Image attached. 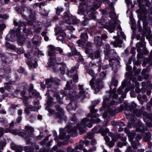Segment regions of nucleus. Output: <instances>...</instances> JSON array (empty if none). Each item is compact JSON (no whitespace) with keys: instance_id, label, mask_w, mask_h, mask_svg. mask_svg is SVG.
Returning a JSON list of instances; mask_svg holds the SVG:
<instances>
[{"instance_id":"obj_21","label":"nucleus","mask_w":152,"mask_h":152,"mask_svg":"<svg viewBox=\"0 0 152 152\" xmlns=\"http://www.w3.org/2000/svg\"><path fill=\"white\" fill-rule=\"evenodd\" d=\"M26 92L25 91H23L21 93V95L22 96V99L24 104H26V101L28 100V98L27 96H26Z\"/></svg>"},{"instance_id":"obj_17","label":"nucleus","mask_w":152,"mask_h":152,"mask_svg":"<svg viewBox=\"0 0 152 152\" xmlns=\"http://www.w3.org/2000/svg\"><path fill=\"white\" fill-rule=\"evenodd\" d=\"M56 107L57 111H58V112H56V113H58V117L60 119H62L63 117H64V111L58 105H56Z\"/></svg>"},{"instance_id":"obj_54","label":"nucleus","mask_w":152,"mask_h":152,"mask_svg":"<svg viewBox=\"0 0 152 152\" xmlns=\"http://www.w3.org/2000/svg\"><path fill=\"white\" fill-rule=\"evenodd\" d=\"M82 1L80 3V4H84L85 5H87L88 3L86 1L84 0H79Z\"/></svg>"},{"instance_id":"obj_27","label":"nucleus","mask_w":152,"mask_h":152,"mask_svg":"<svg viewBox=\"0 0 152 152\" xmlns=\"http://www.w3.org/2000/svg\"><path fill=\"white\" fill-rule=\"evenodd\" d=\"M55 31L56 34L60 33V34L61 35L62 33H64L62 30L61 27L59 26L56 28L55 29Z\"/></svg>"},{"instance_id":"obj_5","label":"nucleus","mask_w":152,"mask_h":152,"mask_svg":"<svg viewBox=\"0 0 152 152\" xmlns=\"http://www.w3.org/2000/svg\"><path fill=\"white\" fill-rule=\"evenodd\" d=\"M89 85L93 89L96 90L97 92L99 91V89L102 88L101 80L98 79L96 80L95 77H93L90 81Z\"/></svg>"},{"instance_id":"obj_56","label":"nucleus","mask_w":152,"mask_h":152,"mask_svg":"<svg viewBox=\"0 0 152 152\" xmlns=\"http://www.w3.org/2000/svg\"><path fill=\"white\" fill-rule=\"evenodd\" d=\"M23 69L22 67H20V68L18 70V72L19 73H22L23 72Z\"/></svg>"},{"instance_id":"obj_8","label":"nucleus","mask_w":152,"mask_h":152,"mask_svg":"<svg viewBox=\"0 0 152 152\" xmlns=\"http://www.w3.org/2000/svg\"><path fill=\"white\" fill-rule=\"evenodd\" d=\"M64 16L65 21L68 24H75L79 22L78 20L74 17L71 16L68 12H65Z\"/></svg>"},{"instance_id":"obj_9","label":"nucleus","mask_w":152,"mask_h":152,"mask_svg":"<svg viewBox=\"0 0 152 152\" xmlns=\"http://www.w3.org/2000/svg\"><path fill=\"white\" fill-rule=\"evenodd\" d=\"M91 8L89 7H86L83 13L82 12L80 13H79L81 14H83L84 15V18H86L88 20L94 19L95 18V16L93 13L91 12Z\"/></svg>"},{"instance_id":"obj_18","label":"nucleus","mask_w":152,"mask_h":152,"mask_svg":"<svg viewBox=\"0 0 152 152\" xmlns=\"http://www.w3.org/2000/svg\"><path fill=\"white\" fill-rule=\"evenodd\" d=\"M9 34L10 31L9 32V33L5 37V49L6 50H9V49H10V37L9 35Z\"/></svg>"},{"instance_id":"obj_39","label":"nucleus","mask_w":152,"mask_h":152,"mask_svg":"<svg viewBox=\"0 0 152 152\" xmlns=\"http://www.w3.org/2000/svg\"><path fill=\"white\" fill-rule=\"evenodd\" d=\"M117 145L120 147H122L123 145H126V142H123L122 143L120 142H117Z\"/></svg>"},{"instance_id":"obj_38","label":"nucleus","mask_w":152,"mask_h":152,"mask_svg":"<svg viewBox=\"0 0 152 152\" xmlns=\"http://www.w3.org/2000/svg\"><path fill=\"white\" fill-rule=\"evenodd\" d=\"M151 136V134L150 133L148 132L146 134V136L144 138V140L146 141L149 140L150 137Z\"/></svg>"},{"instance_id":"obj_49","label":"nucleus","mask_w":152,"mask_h":152,"mask_svg":"<svg viewBox=\"0 0 152 152\" xmlns=\"http://www.w3.org/2000/svg\"><path fill=\"white\" fill-rule=\"evenodd\" d=\"M10 133L14 134L17 135L18 134V132L16 130H10Z\"/></svg>"},{"instance_id":"obj_57","label":"nucleus","mask_w":152,"mask_h":152,"mask_svg":"<svg viewBox=\"0 0 152 152\" xmlns=\"http://www.w3.org/2000/svg\"><path fill=\"white\" fill-rule=\"evenodd\" d=\"M67 29L71 31L75 30V28L72 26H69L67 27Z\"/></svg>"},{"instance_id":"obj_10","label":"nucleus","mask_w":152,"mask_h":152,"mask_svg":"<svg viewBox=\"0 0 152 152\" xmlns=\"http://www.w3.org/2000/svg\"><path fill=\"white\" fill-rule=\"evenodd\" d=\"M10 70L7 69L6 70L4 73L3 77L7 81L4 83V88L5 90L8 91H10Z\"/></svg>"},{"instance_id":"obj_45","label":"nucleus","mask_w":152,"mask_h":152,"mask_svg":"<svg viewBox=\"0 0 152 152\" xmlns=\"http://www.w3.org/2000/svg\"><path fill=\"white\" fill-rule=\"evenodd\" d=\"M8 94L5 93V95H2L0 97V102H1L3 100V99L4 98L5 96H8Z\"/></svg>"},{"instance_id":"obj_50","label":"nucleus","mask_w":152,"mask_h":152,"mask_svg":"<svg viewBox=\"0 0 152 152\" xmlns=\"http://www.w3.org/2000/svg\"><path fill=\"white\" fill-rule=\"evenodd\" d=\"M62 11V9L61 8L60 9L58 7H57L56 10L57 14L58 15H59L60 14V13Z\"/></svg>"},{"instance_id":"obj_55","label":"nucleus","mask_w":152,"mask_h":152,"mask_svg":"<svg viewBox=\"0 0 152 152\" xmlns=\"http://www.w3.org/2000/svg\"><path fill=\"white\" fill-rule=\"evenodd\" d=\"M88 73L89 74H90L92 76H94V74L93 73V71L92 70L89 69L88 70Z\"/></svg>"},{"instance_id":"obj_58","label":"nucleus","mask_w":152,"mask_h":152,"mask_svg":"<svg viewBox=\"0 0 152 152\" xmlns=\"http://www.w3.org/2000/svg\"><path fill=\"white\" fill-rule=\"evenodd\" d=\"M88 138L90 139L93 137V135L91 133H88L87 134Z\"/></svg>"},{"instance_id":"obj_28","label":"nucleus","mask_w":152,"mask_h":152,"mask_svg":"<svg viewBox=\"0 0 152 152\" xmlns=\"http://www.w3.org/2000/svg\"><path fill=\"white\" fill-rule=\"evenodd\" d=\"M135 135L136 133L135 132L133 131L128 134V137L130 140H132L134 137H135Z\"/></svg>"},{"instance_id":"obj_62","label":"nucleus","mask_w":152,"mask_h":152,"mask_svg":"<svg viewBox=\"0 0 152 152\" xmlns=\"http://www.w3.org/2000/svg\"><path fill=\"white\" fill-rule=\"evenodd\" d=\"M1 113L3 114H6V112L4 109H2L1 110Z\"/></svg>"},{"instance_id":"obj_47","label":"nucleus","mask_w":152,"mask_h":152,"mask_svg":"<svg viewBox=\"0 0 152 152\" xmlns=\"http://www.w3.org/2000/svg\"><path fill=\"white\" fill-rule=\"evenodd\" d=\"M6 28V26L5 24H0V31H1L2 32L3 30Z\"/></svg>"},{"instance_id":"obj_13","label":"nucleus","mask_w":152,"mask_h":152,"mask_svg":"<svg viewBox=\"0 0 152 152\" xmlns=\"http://www.w3.org/2000/svg\"><path fill=\"white\" fill-rule=\"evenodd\" d=\"M29 92V95L31 97L35 96L37 97L39 95V93L37 92L34 89L33 86H31L28 89Z\"/></svg>"},{"instance_id":"obj_7","label":"nucleus","mask_w":152,"mask_h":152,"mask_svg":"<svg viewBox=\"0 0 152 152\" xmlns=\"http://www.w3.org/2000/svg\"><path fill=\"white\" fill-rule=\"evenodd\" d=\"M108 55L110 56L108 57L107 58H106V59H108L109 58V61L110 60H114L113 62V65H111V63L110 62V64L111 65L113 68L112 69L113 71L115 72H116L117 70V68H114V65H115L116 63H117V61L116 60H115V58L114 57V56H115V52L113 50H109L108 51Z\"/></svg>"},{"instance_id":"obj_11","label":"nucleus","mask_w":152,"mask_h":152,"mask_svg":"<svg viewBox=\"0 0 152 152\" xmlns=\"http://www.w3.org/2000/svg\"><path fill=\"white\" fill-rule=\"evenodd\" d=\"M126 81L125 80H124L122 83L121 86H120L119 88H118V93L119 94H121L122 91V90L124 88L126 85H127V86L128 87H130V88H129L128 89H127V88H126V92H128L129 91V90L130 89L132 88H134V84L132 85H130V86H129L130 83H126Z\"/></svg>"},{"instance_id":"obj_23","label":"nucleus","mask_w":152,"mask_h":152,"mask_svg":"<svg viewBox=\"0 0 152 152\" xmlns=\"http://www.w3.org/2000/svg\"><path fill=\"white\" fill-rule=\"evenodd\" d=\"M34 63H29V62H28L27 64L29 67L30 68L33 67L34 68H35L37 66V61L35 60L34 61Z\"/></svg>"},{"instance_id":"obj_59","label":"nucleus","mask_w":152,"mask_h":152,"mask_svg":"<svg viewBox=\"0 0 152 152\" xmlns=\"http://www.w3.org/2000/svg\"><path fill=\"white\" fill-rule=\"evenodd\" d=\"M4 89L5 88L3 87L0 88V93H1V94H3L5 91Z\"/></svg>"},{"instance_id":"obj_43","label":"nucleus","mask_w":152,"mask_h":152,"mask_svg":"<svg viewBox=\"0 0 152 152\" xmlns=\"http://www.w3.org/2000/svg\"><path fill=\"white\" fill-rule=\"evenodd\" d=\"M6 143L4 141H1V143H0V149L2 150L3 148V147L5 146Z\"/></svg>"},{"instance_id":"obj_6","label":"nucleus","mask_w":152,"mask_h":152,"mask_svg":"<svg viewBox=\"0 0 152 152\" xmlns=\"http://www.w3.org/2000/svg\"><path fill=\"white\" fill-rule=\"evenodd\" d=\"M145 43L143 42L137 43L136 44L137 48V51L138 53L137 55V57L138 59L143 57V52L144 54L147 53V51L145 50L143 51L142 49L145 47Z\"/></svg>"},{"instance_id":"obj_36","label":"nucleus","mask_w":152,"mask_h":152,"mask_svg":"<svg viewBox=\"0 0 152 152\" xmlns=\"http://www.w3.org/2000/svg\"><path fill=\"white\" fill-rule=\"evenodd\" d=\"M61 35H62V36H59L57 38V40L60 41H62L64 37L66 36V34L65 33H62Z\"/></svg>"},{"instance_id":"obj_64","label":"nucleus","mask_w":152,"mask_h":152,"mask_svg":"<svg viewBox=\"0 0 152 152\" xmlns=\"http://www.w3.org/2000/svg\"><path fill=\"white\" fill-rule=\"evenodd\" d=\"M96 143V142L95 140H92L91 141V144L93 145H95Z\"/></svg>"},{"instance_id":"obj_46","label":"nucleus","mask_w":152,"mask_h":152,"mask_svg":"<svg viewBox=\"0 0 152 152\" xmlns=\"http://www.w3.org/2000/svg\"><path fill=\"white\" fill-rule=\"evenodd\" d=\"M4 129L2 127H0V138L2 137L4 134Z\"/></svg>"},{"instance_id":"obj_1","label":"nucleus","mask_w":152,"mask_h":152,"mask_svg":"<svg viewBox=\"0 0 152 152\" xmlns=\"http://www.w3.org/2000/svg\"><path fill=\"white\" fill-rule=\"evenodd\" d=\"M110 17L113 20H111L108 24L107 27L108 30L110 32L112 33L113 32L115 27H116L118 30V35L116 37L114 36L113 37L114 39H116L115 42H112L110 43V44L113 45L115 47H121V45L122 42L120 39V36H121L124 39H126V36L121 31V28L120 26V22L116 19L117 17L115 16V13L113 9L110 12Z\"/></svg>"},{"instance_id":"obj_25","label":"nucleus","mask_w":152,"mask_h":152,"mask_svg":"<svg viewBox=\"0 0 152 152\" xmlns=\"http://www.w3.org/2000/svg\"><path fill=\"white\" fill-rule=\"evenodd\" d=\"M76 93L75 92H73L72 93V94H68V95H67V97L68 98H69L70 99H72V98H73V99H74L75 97H77L78 98L79 97V96H76Z\"/></svg>"},{"instance_id":"obj_26","label":"nucleus","mask_w":152,"mask_h":152,"mask_svg":"<svg viewBox=\"0 0 152 152\" xmlns=\"http://www.w3.org/2000/svg\"><path fill=\"white\" fill-rule=\"evenodd\" d=\"M78 89L79 90L80 94L82 95L85 94L86 92L83 90V86L81 85H78Z\"/></svg>"},{"instance_id":"obj_32","label":"nucleus","mask_w":152,"mask_h":152,"mask_svg":"<svg viewBox=\"0 0 152 152\" xmlns=\"http://www.w3.org/2000/svg\"><path fill=\"white\" fill-rule=\"evenodd\" d=\"M8 18V16L7 15L5 14H0V21H2L3 20L6 19Z\"/></svg>"},{"instance_id":"obj_24","label":"nucleus","mask_w":152,"mask_h":152,"mask_svg":"<svg viewBox=\"0 0 152 152\" xmlns=\"http://www.w3.org/2000/svg\"><path fill=\"white\" fill-rule=\"evenodd\" d=\"M73 101H71L70 103L67 106V109H70V110H73V108H72V107H75L76 105L77 102H73Z\"/></svg>"},{"instance_id":"obj_40","label":"nucleus","mask_w":152,"mask_h":152,"mask_svg":"<svg viewBox=\"0 0 152 152\" xmlns=\"http://www.w3.org/2000/svg\"><path fill=\"white\" fill-rule=\"evenodd\" d=\"M77 43L80 47H83L85 43L82 41L78 40L77 42Z\"/></svg>"},{"instance_id":"obj_37","label":"nucleus","mask_w":152,"mask_h":152,"mask_svg":"<svg viewBox=\"0 0 152 152\" xmlns=\"http://www.w3.org/2000/svg\"><path fill=\"white\" fill-rule=\"evenodd\" d=\"M61 35H62V36H59L57 38V40L60 41H62L64 37L66 36V34L65 33H62Z\"/></svg>"},{"instance_id":"obj_15","label":"nucleus","mask_w":152,"mask_h":152,"mask_svg":"<svg viewBox=\"0 0 152 152\" xmlns=\"http://www.w3.org/2000/svg\"><path fill=\"white\" fill-rule=\"evenodd\" d=\"M139 143L138 141L136 140L132 143V145L133 147V149L132 150V148L130 147L128 148L127 151L125 152H136L135 148L136 147L139 145Z\"/></svg>"},{"instance_id":"obj_3","label":"nucleus","mask_w":152,"mask_h":152,"mask_svg":"<svg viewBox=\"0 0 152 152\" xmlns=\"http://www.w3.org/2000/svg\"><path fill=\"white\" fill-rule=\"evenodd\" d=\"M56 60L53 58H50L48 63V65L50 67H52V69H57V70L58 69L60 71L61 74H64L66 73L68 74L69 73L68 69L65 65H63L60 64H55Z\"/></svg>"},{"instance_id":"obj_19","label":"nucleus","mask_w":152,"mask_h":152,"mask_svg":"<svg viewBox=\"0 0 152 152\" xmlns=\"http://www.w3.org/2000/svg\"><path fill=\"white\" fill-rule=\"evenodd\" d=\"M25 129L26 134L27 135L29 134L30 133H31L34 131V129L29 126H26Z\"/></svg>"},{"instance_id":"obj_2","label":"nucleus","mask_w":152,"mask_h":152,"mask_svg":"<svg viewBox=\"0 0 152 152\" xmlns=\"http://www.w3.org/2000/svg\"><path fill=\"white\" fill-rule=\"evenodd\" d=\"M98 116L99 115L97 114L92 115L91 116L92 120L91 121H89V119L87 118H83L81 121L80 124L78 125L77 127L79 131L81 132L83 129H85L86 126L91 128L92 126V123H98L99 122L100 119L97 118Z\"/></svg>"},{"instance_id":"obj_41","label":"nucleus","mask_w":152,"mask_h":152,"mask_svg":"<svg viewBox=\"0 0 152 152\" xmlns=\"http://www.w3.org/2000/svg\"><path fill=\"white\" fill-rule=\"evenodd\" d=\"M83 146V142H80L79 144L77 145L76 147V148L77 149L81 150L82 149Z\"/></svg>"},{"instance_id":"obj_22","label":"nucleus","mask_w":152,"mask_h":152,"mask_svg":"<svg viewBox=\"0 0 152 152\" xmlns=\"http://www.w3.org/2000/svg\"><path fill=\"white\" fill-rule=\"evenodd\" d=\"M54 83L53 82L51 79L47 80H46L45 82V86H47L48 88H49Z\"/></svg>"},{"instance_id":"obj_34","label":"nucleus","mask_w":152,"mask_h":152,"mask_svg":"<svg viewBox=\"0 0 152 152\" xmlns=\"http://www.w3.org/2000/svg\"><path fill=\"white\" fill-rule=\"evenodd\" d=\"M116 91V89L114 88L113 89V91L110 94L115 99H116L117 98V95L115 93Z\"/></svg>"},{"instance_id":"obj_12","label":"nucleus","mask_w":152,"mask_h":152,"mask_svg":"<svg viewBox=\"0 0 152 152\" xmlns=\"http://www.w3.org/2000/svg\"><path fill=\"white\" fill-rule=\"evenodd\" d=\"M109 131V130L107 128H106L104 130L102 128H101L100 129L97 128V127H95L92 129L93 133L94 134L95 133H101L103 136H104Z\"/></svg>"},{"instance_id":"obj_53","label":"nucleus","mask_w":152,"mask_h":152,"mask_svg":"<svg viewBox=\"0 0 152 152\" xmlns=\"http://www.w3.org/2000/svg\"><path fill=\"white\" fill-rule=\"evenodd\" d=\"M98 65H97L98 66V70L100 71L101 70V66L102 65V63L100 62V61L98 62L97 63Z\"/></svg>"},{"instance_id":"obj_14","label":"nucleus","mask_w":152,"mask_h":152,"mask_svg":"<svg viewBox=\"0 0 152 152\" xmlns=\"http://www.w3.org/2000/svg\"><path fill=\"white\" fill-rule=\"evenodd\" d=\"M48 54L50 56H54L56 55V48L52 45H49L48 46Z\"/></svg>"},{"instance_id":"obj_48","label":"nucleus","mask_w":152,"mask_h":152,"mask_svg":"<svg viewBox=\"0 0 152 152\" xmlns=\"http://www.w3.org/2000/svg\"><path fill=\"white\" fill-rule=\"evenodd\" d=\"M78 76L77 75L75 76L73 78V81L75 83H77L78 82Z\"/></svg>"},{"instance_id":"obj_30","label":"nucleus","mask_w":152,"mask_h":152,"mask_svg":"<svg viewBox=\"0 0 152 152\" xmlns=\"http://www.w3.org/2000/svg\"><path fill=\"white\" fill-rule=\"evenodd\" d=\"M134 113L133 114V116H136L137 117H139L141 116V111L140 110H135L134 111Z\"/></svg>"},{"instance_id":"obj_31","label":"nucleus","mask_w":152,"mask_h":152,"mask_svg":"<svg viewBox=\"0 0 152 152\" xmlns=\"http://www.w3.org/2000/svg\"><path fill=\"white\" fill-rule=\"evenodd\" d=\"M118 81L117 80H116L115 78H113L111 82V85L112 86L114 85L115 86H116L118 85Z\"/></svg>"},{"instance_id":"obj_44","label":"nucleus","mask_w":152,"mask_h":152,"mask_svg":"<svg viewBox=\"0 0 152 152\" xmlns=\"http://www.w3.org/2000/svg\"><path fill=\"white\" fill-rule=\"evenodd\" d=\"M143 126L142 124L140 125V128L139 129L138 127H137L136 128V130L137 131L140 132H142L144 131L143 130Z\"/></svg>"},{"instance_id":"obj_61","label":"nucleus","mask_w":152,"mask_h":152,"mask_svg":"<svg viewBox=\"0 0 152 152\" xmlns=\"http://www.w3.org/2000/svg\"><path fill=\"white\" fill-rule=\"evenodd\" d=\"M101 75L102 77H104L106 76V74L104 72H102L101 73Z\"/></svg>"},{"instance_id":"obj_51","label":"nucleus","mask_w":152,"mask_h":152,"mask_svg":"<svg viewBox=\"0 0 152 152\" xmlns=\"http://www.w3.org/2000/svg\"><path fill=\"white\" fill-rule=\"evenodd\" d=\"M59 93L57 94L55 92L54 95V96L56 97V99H60V97L59 96Z\"/></svg>"},{"instance_id":"obj_35","label":"nucleus","mask_w":152,"mask_h":152,"mask_svg":"<svg viewBox=\"0 0 152 152\" xmlns=\"http://www.w3.org/2000/svg\"><path fill=\"white\" fill-rule=\"evenodd\" d=\"M80 37L82 40L86 41L88 39V36L86 33L82 34L80 35Z\"/></svg>"},{"instance_id":"obj_4","label":"nucleus","mask_w":152,"mask_h":152,"mask_svg":"<svg viewBox=\"0 0 152 152\" xmlns=\"http://www.w3.org/2000/svg\"><path fill=\"white\" fill-rule=\"evenodd\" d=\"M94 41L95 43L98 45V46H102L104 49V53L105 55V58H107L108 57L110 56L108 54V51L109 50L110 45L109 44H102V39L99 36L95 37L94 39Z\"/></svg>"},{"instance_id":"obj_29","label":"nucleus","mask_w":152,"mask_h":152,"mask_svg":"<svg viewBox=\"0 0 152 152\" xmlns=\"http://www.w3.org/2000/svg\"><path fill=\"white\" fill-rule=\"evenodd\" d=\"M70 48H71V52L72 55H79L80 54L79 52L77 51L74 47L72 46V48L70 47Z\"/></svg>"},{"instance_id":"obj_52","label":"nucleus","mask_w":152,"mask_h":152,"mask_svg":"<svg viewBox=\"0 0 152 152\" xmlns=\"http://www.w3.org/2000/svg\"><path fill=\"white\" fill-rule=\"evenodd\" d=\"M72 82V81H71L70 82H67V83L66 84V88H65V89L66 90H68L69 89V84L71 83Z\"/></svg>"},{"instance_id":"obj_60","label":"nucleus","mask_w":152,"mask_h":152,"mask_svg":"<svg viewBox=\"0 0 152 152\" xmlns=\"http://www.w3.org/2000/svg\"><path fill=\"white\" fill-rule=\"evenodd\" d=\"M56 50H58L59 51V52L61 54L63 52V50H62L60 48H56Z\"/></svg>"},{"instance_id":"obj_42","label":"nucleus","mask_w":152,"mask_h":152,"mask_svg":"<svg viewBox=\"0 0 152 152\" xmlns=\"http://www.w3.org/2000/svg\"><path fill=\"white\" fill-rule=\"evenodd\" d=\"M94 107L95 106L92 105L89 107V108L90 109L91 112H96L98 110H97L94 109Z\"/></svg>"},{"instance_id":"obj_16","label":"nucleus","mask_w":152,"mask_h":152,"mask_svg":"<svg viewBox=\"0 0 152 152\" xmlns=\"http://www.w3.org/2000/svg\"><path fill=\"white\" fill-rule=\"evenodd\" d=\"M40 107H32V106L31 105L27 106L25 109V111L28 114L30 113V111H37L39 109Z\"/></svg>"},{"instance_id":"obj_33","label":"nucleus","mask_w":152,"mask_h":152,"mask_svg":"<svg viewBox=\"0 0 152 152\" xmlns=\"http://www.w3.org/2000/svg\"><path fill=\"white\" fill-rule=\"evenodd\" d=\"M100 4L99 3V2L96 1V2L94 4V8L92 9V11H94L96 9L98 8L100 6Z\"/></svg>"},{"instance_id":"obj_20","label":"nucleus","mask_w":152,"mask_h":152,"mask_svg":"<svg viewBox=\"0 0 152 152\" xmlns=\"http://www.w3.org/2000/svg\"><path fill=\"white\" fill-rule=\"evenodd\" d=\"M89 57L92 59L98 58L100 57V53L99 52L95 53H91L89 55Z\"/></svg>"},{"instance_id":"obj_63","label":"nucleus","mask_w":152,"mask_h":152,"mask_svg":"<svg viewBox=\"0 0 152 152\" xmlns=\"http://www.w3.org/2000/svg\"><path fill=\"white\" fill-rule=\"evenodd\" d=\"M78 60L80 61H83V56H80L78 58Z\"/></svg>"}]
</instances>
